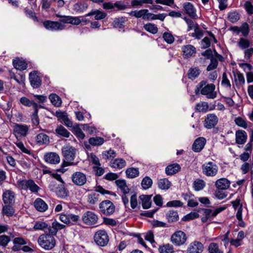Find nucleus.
Returning <instances> with one entry per match:
<instances>
[{"label":"nucleus","instance_id":"obj_1","mask_svg":"<svg viewBox=\"0 0 253 253\" xmlns=\"http://www.w3.org/2000/svg\"><path fill=\"white\" fill-rule=\"evenodd\" d=\"M54 236V235H52L49 232L41 234L38 239L39 246L45 250H52L56 244Z\"/></svg>","mask_w":253,"mask_h":253},{"label":"nucleus","instance_id":"obj_2","mask_svg":"<svg viewBox=\"0 0 253 253\" xmlns=\"http://www.w3.org/2000/svg\"><path fill=\"white\" fill-rule=\"evenodd\" d=\"M62 153L64 158L63 164L65 166L76 165V163L73 162L76 154V149L74 147L70 145L64 146L62 148Z\"/></svg>","mask_w":253,"mask_h":253},{"label":"nucleus","instance_id":"obj_3","mask_svg":"<svg viewBox=\"0 0 253 253\" xmlns=\"http://www.w3.org/2000/svg\"><path fill=\"white\" fill-rule=\"evenodd\" d=\"M17 185L21 189L29 190L33 193H38L40 189V187L32 179L18 180Z\"/></svg>","mask_w":253,"mask_h":253},{"label":"nucleus","instance_id":"obj_4","mask_svg":"<svg viewBox=\"0 0 253 253\" xmlns=\"http://www.w3.org/2000/svg\"><path fill=\"white\" fill-rule=\"evenodd\" d=\"M203 173L207 176H215L218 170V166L212 162L205 163L202 166Z\"/></svg>","mask_w":253,"mask_h":253},{"label":"nucleus","instance_id":"obj_5","mask_svg":"<svg viewBox=\"0 0 253 253\" xmlns=\"http://www.w3.org/2000/svg\"><path fill=\"white\" fill-rule=\"evenodd\" d=\"M55 185V182H51L49 185V188L51 190H53V187H54ZM54 191L55 192L56 195L59 198L67 199L69 196V191L65 187L64 184L58 185L56 187L55 189H54Z\"/></svg>","mask_w":253,"mask_h":253},{"label":"nucleus","instance_id":"obj_6","mask_svg":"<svg viewBox=\"0 0 253 253\" xmlns=\"http://www.w3.org/2000/svg\"><path fill=\"white\" fill-rule=\"evenodd\" d=\"M187 239V236L184 232L181 230H178L171 235L170 241L174 245L180 246L185 243Z\"/></svg>","mask_w":253,"mask_h":253},{"label":"nucleus","instance_id":"obj_7","mask_svg":"<svg viewBox=\"0 0 253 253\" xmlns=\"http://www.w3.org/2000/svg\"><path fill=\"white\" fill-rule=\"evenodd\" d=\"M94 240L97 245L104 247L109 242V237L105 230H99L95 233Z\"/></svg>","mask_w":253,"mask_h":253},{"label":"nucleus","instance_id":"obj_8","mask_svg":"<svg viewBox=\"0 0 253 253\" xmlns=\"http://www.w3.org/2000/svg\"><path fill=\"white\" fill-rule=\"evenodd\" d=\"M99 207L100 211L106 215L112 214L115 210L114 205L109 200L102 201L100 203Z\"/></svg>","mask_w":253,"mask_h":253},{"label":"nucleus","instance_id":"obj_9","mask_svg":"<svg viewBox=\"0 0 253 253\" xmlns=\"http://www.w3.org/2000/svg\"><path fill=\"white\" fill-rule=\"evenodd\" d=\"M98 220V215L91 211L85 212L82 216L83 222L86 225H94L97 223Z\"/></svg>","mask_w":253,"mask_h":253},{"label":"nucleus","instance_id":"obj_10","mask_svg":"<svg viewBox=\"0 0 253 253\" xmlns=\"http://www.w3.org/2000/svg\"><path fill=\"white\" fill-rule=\"evenodd\" d=\"M215 89V85L210 84L202 88L200 92L202 95H206L208 99H214L217 96V93Z\"/></svg>","mask_w":253,"mask_h":253},{"label":"nucleus","instance_id":"obj_11","mask_svg":"<svg viewBox=\"0 0 253 253\" xmlns=\"http://www.w3.org/2000/svg\"><path fill=\"white\" fill-rule=\"evenodd\" d=\"M45 28L51 31H62L65 29V25L58 21L45 20L43 22Z\"/></svg>","mask_w":253,"mask_h":253},{"label":"nucleus","instance_id":"obj_12","mask_svg":"<svg viewBox=\"0 0 253 253\" xmlns=\"http://www.w3.org/2000/svg\"><path fill=\"white\" fill-rule=\"evenodd\" d=\"M102 6L104 9H114L116 11L125 10L127 8V6L121 1H117L115 3L112 1L105 2L103 3Z\"/></svg>","mask_w":253,"mask_h":253},{"label":"nucleus","instance_id":"obj_13","mask_svg":"<svg viewBox=\"0 0 253 253\" xmlns=\"http://www.w3.org/2000/svg\"><path fill=\"white\" fill-rule=\"evenodd\" d=\"M71 179L74 184L80 186L84 185L87 180L86 175L80 171L73 173Z\"/></svg>","mask_w":253,"mask_h":253},{"label":"nucleus","instance_id":"obj_14","mask_svg":"<svg viewBox=\"0 0 253 253\" xmlns=\"http://www.w3.org/2000/svg\"><path fill=\"white\" fill-rule=\"evenodd\" d=\"M29 127L26 125L16 124L14 126L13 131L16 137H25L29 131Z\"/></svg>","mask_w":253,"mask_h":253},{"label":"nucleus","instance_id":"obj_15","mask_svg":"<svg viewBox=\"0 0 253 253\" xmlns=\"http://www.w3.org/2000/svg\"><path fill=\"white\" fill-rule=\"evenodd\" d=\"M2 198L4 204L14 205L15 193L11 190H5L3 191Z\"/></svg>","mask_w":253,"mask_h":253},{"label":"nucleus","instance_id":"obj_16","mask_svg":"<svg viewBox=\"0 0 253 253\" xmlns=\"http://www.w3.org/2000/svg\"><path fill=\"white\" fill-rule=\"evenodd\" d=\"M218 122V118L214 114H209L205 120L204 126L208 129L214 127Z\"/></svg>","mask_w":253,"mask_h":253},{"label":"nucleus","instance_id":"obj_17","mask_svg":"<svg viewBox=\"0 0 253 253\" xmlns=\"http://www.w3.org/2000/svg\"><path fill=\"white\" fill-rule=\"evenodd\" d=\"M29 81L32 86L34 88H38L41 85L42 80L38 71H34L29 74Z\"/></svg>","mask_w":253,"mask_h":253},{"label":"nucleus","instance_id":"obj_18","mask_svg":"<svg viewBox=\"0 0 253 253\" xmlns=\"http://www.w3.org/2000/svg\"><path fill=\"white\" fill-rule=\"evenodd\" d=\"M204 246L200 242L195 241L191 243L187 249V253H202Z\"/></svg>","mask_w":253,"mask_h":253},{"label":"nucleus","instance_id":"obj_19","mask_svg":"<svg viewBox=\"0 0 253 253\" xmlns=\"http://www.w3.org/2000/svg\"><path fill=\"white\" fill-rule=\"evenodd\" d=\"M230 181L225 178H221L217 179L215 182V187L221 190L228 189L230 186Z\"/></svg>","mask_w":253,"mask_h":253},{"label":"nucleus","instance_id":"obj_20","mask_svg":"<svg viewBox=\"0 0 253 253\" xmlns=\"http://www.w3.org/2000/svg\"><path fill=\"white\" fill-rule=\"evenodd\" d=\"M206 143V139L203 137L197 138L193 145L192 149L195 152H200L204 148Z\"/></svg>","mask_w":253,"mask_h":253},{"label":"nucleus","instance_id":"obj_21","mask_svg":"<svg viewBox=\"0 0 253 253\" xmlns=\"http://www.w3.org/2000/svg\"><path fill=\"white\" fill-rule=\"evenodd\" d=\"M231 204L235 210H236L237 208L239 207L236 213V216L239 221H242L243 207L242 204L241 203L240 199L237 198L235 200L232 201L231 202Z\"/></svg>","mask_w":253,"mask_h":253},{"label":"nucleus","instance_id":"obj_22","mask_svg":"<svg viewBox=\"0 0 253 253\" xmlns=\"http://www.w3.org/2000/svg\"><path fill=\"white\" fill-rule=\"evenodd\" d=\"M44 158L46 162L51 164H57L59 163L60 161L59 156L54 152L46 153Z\"/></svg>","mask_w":253,"mask_h":253},{"label":"nucleus","instance_id":"obj_23","mask_svg":"<svg viewBox=\"0 0 253 253\" xmlns=\"http://www.w3.org/2000/svg\"><path fill=\"white\" fill-rule=\"evenodd\" d=\"M104 142V139L100 137H90L88 139V142H84V144L85 147L88 149L90 147L89 145L92 146H100Z\"/></svg>","mask_w":253,"mask_h":253},{"label":"nucleus","instance_id":"obj_24","mask_svg":"<svg viewBox=\"0 0 253 253\" xmlns=\"http://www.w3.org/2000/svg\"><path fill=\"white\" fill-rule=\"evenodd\" d=\"M236 142L240 145L245 144L247 141L248 135L243 130H238L235 132Z\"/></svg>","mask_w":253,"mask_h":253},{"label":"nucleus","instance_id":"obj_25","mask_svg":"<svg viewBox=\"0 0 253 253\" xmlns=\"http://www.w3.org/2000/svg\"><path fill=\"white\" fill-rule=\"evenodd\" d=\"M65 227L66 225L54 221L52 223L51 225L48 228V230L49 233L55 236L59 230L63 229Z\"/></svg>","mask_w":253,"mask_h":253},{"label":"nucleus","instance_id":"obj_26","mask_svg":"<svg viewBox=\"0 0 253 253\" xmlns=\"http://www.w3.org/2000/svg\"><path fill=\"white\" fill-rule=\"evenodd\" d=\"M184 58H189L194 55L196 52V48L191 44L184 45L182 47Z\"/></svg>","mask_w":253,"mask_h":253},{"label":"nucleus","instance_id":"obj_27","mask_svg":"<svg viewBox=\"0 0 253 253\" xmlns=\"http://www.w3.org/2000/svg\"><path fill=\"white\" fill-rule=\"evenodd\" d=\"M34 206L36 209L40 212H44L48 209L46 203L41 198H37L35 200Z\"/></svg>","mask_w":253,"mask_h":253},{"label":"nucleus","instance_id":"obj_28","mask_svg":"<svg viewBox=\"0 0 253 253\" xmlns=\"http://www.w3.org/2000/svg\"><path fill=\"white\" fill-rule=\"evenodd\" d=\"M115 184L123 194H128L129 193L130 189L128 187L126 181L125 179H120L116 180Z\"/></svg>","mask_w":253,"mask_h":253},{"label":"nucleus","instance_id":"obj_29","mask_svg":"<svg viewBox=\"0 0 253 253\" xmlns=\"http://www.w3.org/2000/svg\"><path fill=\"white\" fill-rule=\"evenodd\" d=\"M180 169L181 167L178 164H171L166 168V173L168 175H172L178 172Z\"/></svg>","mask_w":253,"mask_h":253},{"label":"nucleus","instance_id":"obj_30","mask_svg":"<svg viewBox=\"0 0 253 253\" xmlns=\"http://www.w3.org/2000/svg\"><path fill=\"white\" fill-rule=\"evenodd\" d=\"M183 8L185 13L191 17L196 16V9L193 4L189 2L183 4Z\"/></svg>","mask_w":253,"mask_h":253},{"label":"nucleus","instance_id":"obj_31","mask_svg":"<svg viewBox=\"0 0 253 253\" xmlns=\"http://www.w3.org/2000/svg\"><path fill=\"white\" fill-rule=\"evenodd\" d=\"M91 15H94V19L96 20H99L105 18L107 16V14L103 11L96 9L88 13L85 16H90Z\"/></svg>","mask_w":253,"mask_h":253},{"label":"nucleus","instance_id":"obj_32","mask_svg":"<svg viewBox=\"0 0 253 253\" xmlns=\"http://www.w3.org/2000/svg\"><path fill=\"white\" fill-rule=\"evenodd\" d=\"M225 209V208L223 207H220L218 208H217L214 211H212L211 209H204L202 210L203 211L204 214L208 217H210L211 216H215L217 214L223 211Z\"/></svg>","mask_w":253,"mask_h":253},{"label":"nucleus","instance_id":"obj_33","mask_svg":"<svg viewBox=\"0 0 253 253\" xmlns=\"http://www.w3.org/2000/svg\"><path fill=\"white\" fill-rule=\"evenodd\" d=\"M152 195H141L139 198L142 202V206L144 209H148L151 206V198Z\"/></svg>","mask_w":253,"mask_h":253},{"label":"nucleus","instance_id":"obj_34","mask_svg":"<svg viewBox=\"0 0 253 253\" xmlns=\"http://www.w3.org/2000/svg\"><path fill=\"white\" fill-rule=\"evenodd\" d=\"M14 205L4 204L2 209V213L8 217L12 216L15 213V209L13 207Z\"/></svg>","mask_w":253,"mask_h":253},{"label":"nucleus","instance_id":"obj_35","mask_svg":"<svg viewBox=\"0 0 253 253\" xmlns=\"http://www.w3.org/2000/svg\"><path fill=\"white\" fill-rule=\"evenodd\" d=\"M158 187L162 190H168L171 186V182L167 178H161L158 180Z\"/></svg>","mask_w":253,"mask_h":253},{"label":"nucleus","instance_id":"obj_36","mask_svg":"<svg viewBox=\"0 0 253 253\" xmlns=\"http://www.w3.org/2000/svg\"><path fill=\"white\" fill-rule=\"evenodd\" d=\"M100 194L97 192L89 194L87 196V201L90 206L96 204L99 201Z\"/></svg>","mask_w":253,"mask_h":253},{"label":"nucleus","instance_id":"obj_37","mask_svg":"<svg viewBox=\"0 0 253 253\" xmlns=\"http://www.w3.org/2000/svg\"><path fill=\"white\" fill-rule=\"evenodd\" d=\"M166 218L169 222L177 221L179 219V216L176 211H169L166 214Z\"/></svg>","mask_w":253,"mask_h":253},{"label":"nucleus","instance_id":"obj_38","mask_svg":"<svg viewBox=\"0 0 253 253\" xmlns=\"http://www.w3.org/2000/svg\"><path fill=\"white\" fill-rule=\"evenodd\" d=\"M126 166V162L123 159L121 158L115 159L110 165L111 167L118 169H122L125 167Z\"/></svg>","mask_w":253,"mask_h":253},{"label":"nucleus","instance_id":"obj_39","mask_svg":"<svg viewBox=\"0 0 253 253\" xmlns=\"http://www.w3.org/2000/svg\"><path fill=\"white\" fill-rule=\"evenodd\" d=\"M126 176L129 178H134L139 176V171L138 168H129L126 170Z\"/></svg>","mask_w":253,"mask_h":253},{"label":"nucleus","instance_id":"obj_40","mask_svg":"<svg viewBox=\"0 0 253 253\" xmlns=\"http://www.w3.org/2000/svg\"><path fill=\"white\" fill-rule=\"evenodd\" d=\"M201 71L198 67H192L188 72V77L189 79L193 80L197 78L200 75Z\"/></svg>","mask_w":253,"mask_h":253},{"label":"nucleus","instance_id":"obj_41","mask_svg":"<svg viewBox=\"0 0 253 253\" xmlns=\"http://www.w3.org/2000/svg\"><path fill=\"white\" fill-rule=\"evenodd\" d=\"M206 186V182L203 179H197L193 183V188L196 191L203 190Z\"/></svg>","mask_w":253,"mask_h":253},{"label":"nucleus","instance_id":"obj_42","mask_svg":"<svg viewBox=\"0 0 253 253\" xmlns=\"http://www.w3.org/2000/svg\"><path fill=\"white\" fill-rule=\"evenodd\" d=\"M36 141L39 145L47 144L49 141V137L44 133H40L36 136Z\"/></svg>","mask_w":253,"mask_h":253},{"label":"nucleus","instance_id":"obj_43","mask_svg":"<svg viewBox=\"0 0 253 253\" xmlns=\"http://www.w3.org/2000/svg\"><path fill=\"white\" fill-rule=\"evenodd\" d=\"M20 102L22 105L25 106H32L34 110L36 108H38V104L37 103L33 101H31L26 97H21L20 99Z\"/></svg>","mask_w":253,"mask_h":253},{"label":"nucleus","instance_id":"obj_44","mask_svg":"<svg viewBox=\"0 0 253 253\" xmlns=\"http://www.w3.org/2000/svg\"><path fill=\"white\" fill-rule=\"evenodd\" d=\"M55 132L58 135L66 138H68L70 135V132L61 125L57 126Z\"/></svg>","mask_w":253,"mask_h":253},{"label":"nucleus","instance_id":"obj_45","mask_svg":"<svg viewBox=\"0 0 253 253\" xmlns=\"http://www.w3.org/2000/svg\"><path fill=\"white\" fill-rule=\"evenodd\" d=\"M158 250L160 253H173L174 252L173 246L169 244L160 246Z\"/></svg>","mask_w":253,"mask_h":253},{"label":"nucleus","instance_id":"obj_46","mask_svg":"<svg viewBox=\"0 0 253 253\" xmlns=\"http://www.w3.org/2000/svg\"><path fill=\"white\" fill-rule=\"evenodd\" d=\"M237 44L240 49L245 50L249 48L251 45V42L247 39L241 38L239 39Z\"/></svg>","mask_w":253,"mask_h":253},{"label":"nucleus","instance_id":"obj_47","mask_svg":"<svg viewBox=\"0 0 253 253\" xmlns=\"http://www.w3.org/2000/svg\"><path fill=\"white\" fill-rule=\"evenodd\" d=\"M143 28L147 32L152 34H156L158 31V28L157 26L151 23H148L145 24Z\"/></svg>","mask_w":253,"mask_h":253},{"label":"nucleus","instance_id":"obj_48","mask_svg":"<svg viewBox=\"0 0 253 253\" xmlns=\"http://www.w3.org/2000/svg\"><path fill=\"white\" fill-rule=\"evenodd\" d=\"M13 65L16 69L19 70H24L27 68V64L25 62L21 61L19 59L13 60Z\"/></svg>","mask_w":253,"mask_h":253},{"label":"nucleus","instance_id":"obj_49","mask_svg":"<svg viewBox=\"0 0 253 253\" xmlns=\"http://www.w3.org/2000/svg\"><path fill=\"white\" fill-rule=\"evenodd\" d=\"M51 103L56 107H59L61 106L62 101L60 97L56 94L52 93L49 96Z\"/></svg>","mask_w":253,"mask_h":253},{"label":"nucleus","instance_id":"obj_50","mask_svg":"<svg viewBox=\"0 0 253 253\" xmlns=\"http://www.w3.org/2000/svg\"><path fill=\"white\" fill-rule=\"evenodd\" d=\"M234 76L236 85H243L245 84V79L242 73L237 72L236 73H234Z\"/></svg>","mask_w":253,"mask_h":253},{"label":"nucleus","instance_id":"obj_51","mask_svg":"<svg viewBox=\"0 0 253 253\" xmlns=\"http://www.w3.org/2000/svg\"><path fill=\"white\" fill-rule=\"evenodd\" d=\"M153 0H131V5L132 7L142 6L144 4H153Z\"/></svg>","mask_w":253,"mask_h":253},{"label":"nucleus","instance_id":"obj_52","mask_svg":"<svg viewBox=\"0 0 253 253\" xmlns=\"http://www.w3.org/2000/svg\"><path fill=\"white\" fill-rule=\"evenodd\" d=\"M153 184L152 179L149 176H145L141 181V186L143 189L146 190L150 188Z\"/></svg>","mask_w":253,"mask_h":253},{"label":"nucleus","instance_id":"obj_53","mask_svg":"<svg viewBox=\"0 0 253 253\" xmlns=\"http://www.w3.org/2000/svg\"><path fill=\"white\" fill-rule=\"evenodd\" d=\"M208 104L206 102H201L197 103L195 106V110L200 112H206L208 110Z\"/></svg>","mask_w":253,"mask_h":253},{"label":"nucleus","instance_id":"obj_54","mask_svg":"<svg viewBox=\"0 0 253 253\" xmlns=\"http://www.w3.org/2000/svg\"><path fill=\"white\" fill-rule=\"evenodd\" d=\"M68 220L70 225H74L78 224L80 221V216L78 215L67 213Z\"/></svg>","mask_w":253,"mask_h":253},{"label":"nucleus","instance_id":"obj_55","mask_svg":"<svg viewBox=\"0 0 253 253\" xmlns=\"http://www.w3.org/2000/svg\"><path fill=\"white\" fill-rule=\"evenodd\" d=\"M103 158L104 159H113L116 156V153L114 150L109 149L102 152Z\"/></svg>","mask_w":253,"mask_h":253},{"label":"nucleus","instance_id":"obj_56","mask_svg":"<svg viewBox=\"0 0 253 253\" xmlns=\"http://www.w3.org/2000/svg\"><path fill=\"white\" fill-rule=\"evenodd\" d=\"M210 253H223L219 249L218 244L215 243H211L208 248Z\"/></svg>","mask_w":253,"mask_h":253},{"label":"nucleus","instance_id":"obj_57","mask_svg":"<svg viewBox=\"0 0 253 253\" xmlns=\"http://www.w3.org/2000/svg\"><path fill=\"white\" fill-rule=\"evenodd\" d=\"M88 5L86 3H77L74 4V9L78 12H83L87 8Z\"/></svg>","mask_w":253,"mask_h":253},{"label":"nucleus","instance_id":"obj_58","mask_svg":"<svg viewBox=\"0 0 253 253\" xmlns=\"http://www.w3.org/2000/svg\"><path fill=\"white\" fill-rule=\"evenodd\" d=\"M184 19L185 20L186 24L188 26L187 31H190L192 29L195 30L197 26L198 27L199 25L197 23H195L193 20L187 18L186 17H184Z\"/></svg>","mask_w":253,"mask_h":253},{"label":"nucleus","instance_id":"obj_59","mask_svg":"<svg viewBox=\"0 0 253 253\" xmlns=\"http://www.w3.org/2000/svg\"><path fill=\"white\" fill-rule=\"evenodd\" d=\"M240 28V32L242 33L243 36L246 37L250 33V28L249 24L246 22H244L242 24Z\"/></svg>","mask_w":253,"mask_h":253},{"label":"nucleus","instance_id":"obj_60","mask_svg":"<svg viewBox=\"0 0 253 253\" xmlns=\"http://www.w3.org/2000/svg\"><path fill=\"white\" fill-rule=\"evenodd\" d=\"M234 122L236 125L240 127H242L244 128H247L248 125L246 121L240 117L236 118L234 120Z\"/></svg>","mask_w":253,"mask_h":253},{"label":"nucleus","instance_id":"obj_61","mask_svg":"<svg viewBox=\"0 0 253 253\" xmlns=\"http://www.w3.org/2000/svg\"><path fill=\"white\" fill-rule=\"evenodd\" d=\"M210 61V63L207 68V70L208 71H211L216 69L218 64V61H216V59L214 58L213 56L211 57Z\"/></svg>","mask_w":253,"mask_h":253},{"label":"nucleus","instance_id":"obj_62","mask_svg":"<svg viewBox=\"0 0 253 253\" xmlns=\"http://www.w3.org/2000/svg\"><path fill=\"white\" fill-rule=\"evenodd\" d=\"M48 225L43 221H37L34 224L33 228L35 230H44L47 228Z\"/></svg>","mask_w":253,"mask_h":253},{"label":"nucleus","instance_id":"obj_63","mask_svg":"<svg viewBox=\"0 0 253 253\" xmlns=\"http://www.w3.org/2000/svg\"><path fill=\"white\" fill-rule=\"evenodd\" d=\"M163 38L165 41L169 44L173 43L174 41V38L172 35L169 32H165L163 35Z\"/></svg>","mask_w":253,"mask_h":253},{"label":"nucleus","instance_id":"obj_64","mask_svg":"<svg viewBox=\"0 0 253 253\" xmlns=\"http://www.w3.org/2000/svg\"><path fill=\"white\" fill-rule=\"evenodd\" d=\"M204 36L203 31L200 29L199 26L194 30V33H192L190 36L194 37L197 39H201Z\"/></svg>","mask_w":253,"mask_h":253}]
</instances>
